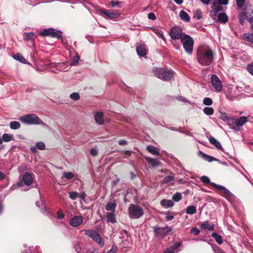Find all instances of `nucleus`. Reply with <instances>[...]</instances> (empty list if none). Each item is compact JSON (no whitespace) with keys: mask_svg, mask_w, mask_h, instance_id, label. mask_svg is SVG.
<instances>
[{"mask_svg":"<svg viewBox=\"0 0 253 253\" xmlns=\"http://www.w3.org/2000/svg\"><path fill=\"white\" fill-rule=\"evenodd\" d=\"M197 58L202 65L209 66L213 61V53L208 46L201 45L198 48Z\"/></svg>","mask_w":253,"mask_h":253,"instance_id":"f257e3e1","label":"nucleus"},{"mask_svg":"<svg viewBox=\"0 0 253 253\" xmlns=\"http://www.w3.org/2000/svg\"><path fill=\"white\" fill-rule=\"evenodd\" d=\"M19 120L29 125H41L43 126H46V124L34 114L21 116L20 117Z\"/></svg>","mask_w":253,"mask_h":253,"instance_id":"f03ea898","label":"nucleus"},{"mask_svg":"<svg viewBox=\"0 0 253 253\" xmlns=\"http://www.w3.org/2000/svg\"><path fill=\"white\" fill-rule=\"evenodd\" d=\"M155 74L157 78L165 81H169L173 77V72L167 68H159L156 70Z\"/></svg>","mask_w":253,"mask_h":253,"instance_id":"7ed1b4c3","label":"nucleus"},{"mask_svg":"<svg viewBox=\"0 0 253 253\" xmlns=\"http://www.w3.org/2000/svg\"><path fill=\"white\" fill-rule=\"evenodd\" d=\"M181 41L183 44V46L185 51L188 54H192L194 45L193 39L189 36L185 34H183L181 39Z\"/></svg>","mask_w":253,"mask_h":253,"instance_id":"20e7f679","label":"nucleus"},{"mask_svg":"<svg viewBox=\"0 0 253 253\" xmlns=\"http://www.w3.org/2000/svg\"><path fill=\"white\" fill-rule=\"evenodd\" d=\"M128 211L131 218H138L143 214V210L139 206L134 204L130 205Z\"/></svg>","mask_w":253,"mask_h":253,"instance_id":"39448f33","label":"nucleus"},{"mask_svg":"<svg viewBox=\"0 0 253 253\" xmlns=\"http://www.w3.org/2000/svg\"><path fill=\"white\" fill-rule=\"evenodd\" d=\"M62 33V32L59 30H56L53 28H49L43 30V31L40 33V35L42 37L48 36L53 38L61 39Z\"/></svg>","mask_w":253,"mask_h":253,"instance_id":"423d86ee","label":"nucleus"},{"mask_svg":"<svg viewBox=\"0 0 253 253\" xmlns=\"http://www.w3.org/2000/svg\"><path fill=\"white\" fill-rule=\"evenodd\" d=\"M98 12L101 15L111 19L117 18L120 16L119 12L116 10H107L101 8L98 10Z\"/></svg>","mask_w":253,"mask_h":253,"instance_id":"0eeeda50","label":"nucleus"},{"mask_svg":"<svg viewBox=\"0 0 253 253\" xmlns=\"http://www.w3.org/2000/svg\"><path fill=\"white\" fill-rule=\"evenodd\" d=\"M33 182V174L28 172H26L23 175L22 179L20 181L17 182V185L18 186L20 187L23 184L29 186L31 185Z\"/></svg>","mask_w":253,"mask_h":253,"instance_id":"6e6552de","label":"nucleus"},{"mask_svg":"<svg viewBox=\"0 0 253 253\" xmlns=\"http://www.w3.org/2000/svg\"><path fill=\"white\" fill-rule=\"evenodd\" d=\"M154 232L156 236L162 237H165L169 232L171 231V228L168 226H166L164 227H160L158 226L154 227Z\"/></svg>","mask_w":253,"mask_h":253,"instance_id":"1a4fd4ad","label":"nucleus"},{"mask_svg":"<svg viewBox=\"0 0 253 253\" xmlns=\"http://www.w3.org/2000/svg\"><path fill=\"white\" fill-rule=\"evenodd\" d=\"M183 34L182 29L178 26L172 27L169 32V35L172 40L181 39Z\"/></svg>","mask_w":253,"mask_h":253,"instance_id":"9d476101","label":"nucleus"},{"mask_svg":"<svg viewBox=\"0 0 253 253\" xmlns=\"http://www.w3.org/2000/svg\"><path fill=\"white\" fill-rule=\"evenodd\" d=\"M211 83L214 88L217 91H220L222 88L221 82L217 76L212 75L211 78Z\"/></svg>","mask_w":253,"mask_h":253,"instance_id":"9b49d317","label":"nucleus"},{"mask_svg":"<svg viewBox=\"0 0 253 253\" xmlns=\"http://www.w3.org/2000/svg\"><path fill=\"white\" fill-rule=\"evenodd\" d=\"M211 186L214 187V188L219 191H221V195L222 196H224L225 197H230L232 195V193L230 192V191L226 189L223 186L217 185L214 183H211Z\"/></svg>","mask_w":253,"mask_h":253,"instance_id":"f8f14e48","label":"nucleus"},{"mask_svg":"<svg viewBox=\"0 0 253 253\" xmlns=\"http://www.w3.org/2000/svg\"><path fill=\"white\" fill-rule=\"evenodd\" d=\"M231 120L233 122L232 127L234 129H236L237 126H243L247 122V118L244 116L241 117L240 118L236 119L234 122H233V119H232Z\"/></svg>","mask_w":253,"mask_h":253,"instance_id":"ddd939ff","label":"nucleus"},{"mask_svg":"<svg viewBox=\"0 0 253 253\" xmlns=\"http://www.w3.org/2000/svg\"><path fill=\"white\" fill-rule=\"evenodd\" d=\"M83 222V219L82 216L77 215L74 216L70 220V224L74 227L80 225Z\"/></svg>","mask_w":253,"mask_h":253,"instance_id":"4468645a","label":"nucleus"},{"mask_svg":"<svg viewBox=\"0 0 253 253\" xmlns=\"http://www.w3.org/2000/svg\"><path fill=\"white\" fill-rule=\"evenodd\" d=\"M104 218H106L107 222L114 224L117 222L115 212H107L104 215V217L102 218V219H104Z\"/></svg>","mask_w":253,"mask_h":253,"instance_id":"2eb2a0df","label":"nucleus"},{"mask_svg":"<svg viewBox=\"0 0 253 253\" xmlns=\"http://www.w3.org/2000/svg\"><path fill=\"white\" fill-rule=\"evenodd\" d=\"M137 53L140 56H145L147 54V50L146 45L144 44H139L136 46Z\"/></svg>","mask_w":253,"mask_h":253,"instance_id":"dca6fc26","label":"nucleus"},{"mask_svg":"<svg viewBox=\"0 0 253 253\" xmlns=\"http://www.w3.org/2000/svg\"><path fill=\"white\" fill-rule=\"evenodd\" d=\"M201 228L202 230L212 231L214 230V225L213 223H211L210 221H206L201 224Z\"/></svg>","mask_w":253,"mask_h":253,"instance_id":"f3484780","label":"nucleus"},{"mask_svg":"<svg viewBox=\"0 0 253 253\" xmlns=\"http://www.w3.org/2000/svg\"><path fill=\"white\" fill-rule=\"evenodd\" d=\"M199 153L201 154V156L203 158V159H204L205 160H206L209 162H211L212 161H216V162H219V163H221V161L220 160H219L218 159H217L213 157L209 156V155L203 153L202 151H200Z\"/></svg>","mask_w":253,"mask_h":253,"instance_id":"a211bd4d","label":"nucleus"},{"mask_svg":"<svg viewBox=\"0 0 253 253\" xmlns=\"http://www.w3.org/2000/svg\"><path fill=\"white\" fill-rule=\"evenodd\" d=\"M145 159L149 165H152L154 167H157L161 164V163L157 160L148 157H145Z\"/></svg>","mask_w":253,"mask_h":253,"instance_id":"6ab92c4d","label":"nucleus"},{"mask_svg":"<svg viewBox=\"0 0 253 253\" xmlns=\"http://www.w3.org/2000/svg\"><path fill=\"white\" fill-rule=\"evenodd\" d=\"M103 114L101 112H97L94 115V119L96 122L99 124L102 125L104 123V119L103 118Z\"/></svg>","mask_w":253,"mask_h":253,"instance_id":"aec40b11","label":"nucleus"},{"mask_svg":"<svg viewBox=\"0 0 253 253\" xmlns=\"http://www.w3.org/2000/svg\"><path fill=\"white\" fill-rule=\"evenodd\" d=\"M252 15H253V11L247 13L245 12H241L239 14V19H242L245 20L246 19L248 21V17L250 16L252 17Z\"/></svg>","mask_w":253,"mask_h":253,"instance_id":"412c9836","label":"nucleus"},{"mask_svg":"<svg viewBox=\"0 0 253 253\" xmlns=\"http://www.w3.org/2000/svg\"><path fill=\"white\" fill-rule=\"evenodd\" d=\"M209 141L210 142L215 146V147L217 148L219 150H222V147L220 143L219 142H218L215 138H214L213 137L211 136L209 138Z\"/></svg>","mask_w":253,"mask_h":253,"instance_id":"4be33fe9","label":"nucleus"},{"mask_svg":"<svg viewBox=\"0 0 253 253\" xmlns=\"http://www.w3.org/2000/svg\"><path fill=\"white\" fill-rule=\"evenodd\" d=\"M218 20L220 23H226L228 20V16L225 13H220L218 16Z\"/></svg>","mask_w":253,"mask_h":253,"instance_id":"5701e85b","label":"nucleus"},{"mask_svg":"<svg viewBox=\"0 0 253 253\" xmlns=\"http://www.w3.org/2000/svg\"><path fill=\"white\" fill-rule=\"evenodd\" d=\"M146 150L149 152L151 153L154 155H156L158 156H161L160 152L157 150V149L156 147L152 146L149 145L146 148Z\"/></svg>","mask_w":253,"mask_h":253,"instance_id":"b1692460","label":"nucleus"},{"mask_svg":"<svg viewBox=\"0 0 253 253\" xmlns=\"http://www.w3.org/2000/svg\"><path fill=\"white\" fill-rule=\"evenodd\" d=\"M179 16L181 20L186 22H190V17L187 12L183 10H181L179 13Z\"/></svg>","mask_w":253,"mask_h":253,"instance_id":"393cba45","label":"nucleus"},{"mask_svg":"<svg viewBox=\"0 0 253 253\" xmlns=\"http://www.w3.org/2000/svg\"><path fill=\"white\" fill-rule=\"evenodd\" d=\"M37 36L33 32H29L25 33L24 36V40L26 41H33L35 39L37 38Z\"/></svg>","mask_w":253,"mask_h":253,"instance_id":"a878e982","label":"nucleus"},{"mask_svg":"<svg viewBox=\"0 0 253 253\" xmlns=\"http://www.w3.org/2000/svg\"><path fill=\"white\" fill-rule=\"evenodd\" d=\"M85 235L90 237L94 240L99 234L94 230H88L85 231Z\"/></svg>","mask_w":253,"mask_h":253,"instance_id":"bb28decb","label":"nucleus"},{"mask_svg":"<svg viewBox=\"0 0 253 253\" xmlns=\"http://www.w3.org/2000/svg\"><path fill=\"white\" fill-rule=\"evenodd\" d=\"M243 39L253 44V34H250L248 33H244L243 35Z\"/></svg>","mask_w":253,"mask_h":253,"instance_id":"cd10ccee","label":"nucleus"},{"mask_svg":"<svg viewBox=\"0 0 253 253\" xmlns=\"http://www.w3.org/2000/svg\"><path fill=\"white\" fill-rule=\"evenodd\" d=\"M161 205L163 207H172L174 204L170 200L163 199L161 201Z\"/></svg>","mask_w":253,"mask_h":253,"instance_id":"c85d7f7f","label":"nucleus"},{"mask_svg":"<svg viewBox=\"0 0 253 253\" xmlns=\"http://www.w3.org/2000/svg\"><path fill=\"white\" fill-rule=\"evenodd\" d=\"M117 204L115 203H108L106 206V210L107 211H110V212H115Z\"/></svg>","mask_w":253,"mask_h":253,"instance_id":"c756f323","label":"nucleus"},{"mask_svg":"<svg viewBox=\"0 0 253 253\" xmlns=\"http://www.w3.org/2000/svg\"><path fill=\"white\" fill-rule=\"evenodd\" d=\"M211 237L215 240L216 243L218 244L221 245L223 241L221 236L219 235L217 233H212L211 234Z\"/></svg>","mask_w":253,"mask_h":253,"instance_id":"7c9ffc66","label":"nucleus"},{"mask_svg":"<svg viewBox=\"0 0 253 253\" xmlns=\"http://www.w3.org/2000/svg\"><path fill=\"white\" fill-rule=\"evenodd\" d=\"M196 212V208L194 206H189L186 209V212L189 214H193Z\"/></svg>","mask_w":253,"mask_h":253,"instance_id":"2f4dec72","label":"nucleus"},{"mask_svg":"<svg viewBox=\"0 0 253 253\" xmlns=\"http://www.w3.org/2000/svg\"><path fill=\"white\" fill-rule=\"evenodd\" d=\"M10 127L12 129H17L20 127L21 125L17 121H12L10 123Z\"/></svg>","mask_w":253,"mask_h":253,"instance_id":"473e14b6","label":"nucleus"},{"mask_svg":"<svg viewBox=\"0 0 253 253\" xmlns=\"http://www.w3.org/2000/svg\"><path fill=\"white\" fill-rule=\"evenodd\" d=\"M2 139L3 141L8 142L13 139V136L7 133H4L2 136Z\"/></svg>","mask_w":253,"mask_h":253,"instance_id":"72a5a7b5","label":"nucleus"},{"mask_svg":"<svg viewBox=\"0 0 253 253\" xmlns=\"http://www.w3.org/2000/svg\"><path fill=\"white\" fill-rule=\"evenodd\" d=\"M174 180V176L172 175H168L165 177L162 180V184H166Z\"/></svg>","mask_w":253,"mask_h":253,"instance_id":"f704fd0d","label":"nucleus"},{"mask_svg":"<svg viewBox=\"0 0 253 253\" xmlns=\"http://www.w3.org/2000/svg\"><path fill=\"white\" fill-rule=\"evenodd\" d=\"M202 17V12L200 9H197L194 12L193 18H196L198 20H200Z\"/></svg>","mask_w":253,"mask_h":253,"instance_id":"c9c22d12","label":"nucleus"},{"mask_svg":"<svg viewBox=\"0 0 253 253\" xmlns=\"http://www.w3.org/2000/svg\"><path fill=\"white\" fill-rule=\"evenodd\" d=\"M14 58L20 61L21 63H25L26 62V60L24 57L20 53H17L14 56Z\"/></svg>","mask_w":253,"mask_h":253,"instance_id":"e433bc0d","label":"nucleus"},{"mask_svg":"<svg viewBox=\"0 0 253 253\" xmlns=\"http://www.w3.org/2000/svg\"><path fill=\"white\" fill-rule=\"evenodd\" d=\"M182 199V196L181 193L179 192H176L175 194L172 195V199L173 201L175 202H179Z\"/></svg>","mask_w":253,"mask_h":253,"instance_id":"4c0bfd02","label":"nucleus"},{"mask_svg":"<svg viewBox=\"0 0 253 253\" xmlns=\"http://www.w3.org/2000/svg\"><path fill=\"white\" fill-rule=\"evenodd\" d=\"M203 111L207 115H211L214 112V109L211 107H205Z\"/></svg>","mask_w":253,"mask_h":253,"instance_id":"58836bf2","label":"nucleus"},{"mask_svg":"<svg viewBox=\"0 0 253 253\" xmlns=\"http://www.w3.org/2000/svg\"><path fill=\"white\" fill-rule=\"evenodd\" d=\"M94 241L98 243L101 247H103L104 245V242L103 241L100 235H98V236H97V237L94 239Z\"/></svg>","mask_w":253,"mask_h":253,"instance_id":"ea45409f","label":"nucleus"},{"mask_svg":"<svg viewBox=\"0 0 253 253\" xmlns=\"http://www.w3.org/2000/svg\"><path fill=\"white\" fill-rule=\"evenodd\" d=\"M154 32L160 38L162 39L163 40L165 39V37L163 35V33L162 31L157 29H153Z\"/></svg>","mask_w":253,"mask_h":253,"instance_id":"a19ab883","label":"nucleus"},{"mask_svg":"<svg viewBox=\"0 0 253 253\" xmlns=\"http://www.w3.org/2000/svg\"><path fill=\"white\" fill-rule=\"evenodd\" d=\"M213 103V101L212 99L211 98L209 97H206L203 100V103L205 105L207 106H210L212 105Z\"/></svg>","mask_w":253,"mask_h":253,"instance_id":"79ce46f5","label":"nucleus"},{"mask_svg":"<svg viewBox=\"0 0 253 253\" xmlns=\"http://www.w3.org/2000/svg\"><path fill=\"white\" fill-rule=\"evenodd\" d=\"M201 180L202 182H203L204 183L206 184H210L211 185V183L212 182H211L210 181V179L209 178L206 176H203L201 178Z\"/></svg>","mask_w":253,"mask_h":253,"instance_id":"37998d69","label":"nucleus"},{"mask_svg":"<svg viewBox=\"0 0 253 253\" xmlns=\"http://www.w3.org/2000/svg\"><path fill=\"white\" fill-rule=\"evenodd\" d=\"M79 59H80V56L79 55H76L73 58V59L71 63V65H73V66L77 65L78 63Z\"/></svg>","mask_w":253,"mask_h":253,"instance_id":"c03bdc74","label":"nucleus"},{"mask_svg":"<svg viewBox=\"0 0 253 253\" xmlns=\"http://www.w3.org/2000/svg\"><path fill=\"white\" fill-rule=\"evenodd\" d=\"M70 97L73 100L77 101L80 99V95L78 93L74 92L70 94Z\"/></svg>","mask_w":253,"mask_h":253,"instance_id":"a18cd8bd","label":"nucleus"},{"mask_svg":"<svg viewBox=\"0 0 253 253\" xmlns=\"http://www.w3.org/2000/svg\"><path fill=\"white\" fill-rule=\"evenodd\" d=\"M37 148L41 150H43L45 149V146L43 142H39L36 143Z\"/></svg>","mask_w":253,"mask_h":253,"instance_id":"49530a36","label":"nucleus"},{"mask_svg":"<svg viewBox=\"0 0 253 253\" xmlns=\"http://www.w3.org/2000/svg\"><path fill=\"white\" fill-rule=\"evenodd\" d=\"M64 176L66 179L70 180L74 177V174L71 172H65L64 173Z\"/></svg>","mask_w":253,"mask_h":253,"instance_id":"de8ad7c7","label":"nucleus"},{"mask_svg":"<svg viewBox=\"0 0 253 253\" xmlns=\"http://www.w3.org/2000/svg\"><path fill=\"white\" fill-rule=\"evenodd\" d=\"M247 70L248 72L251 74L252 76H253V64H249L246 67Z\"/></svg>","mask_w":253,"mask_h":253,"instance_id":"09e8293b","label":"nucleus"},{"mask_svg":"<svg viewBox=\"0 0 253 253\" xmlns=\"http://www.w3.org/2000/svg\"><path fill=\"white\" fill-rule=\"evenodd\" d=\"M78 194L76 192H71L69 193V197L72 200H75L78 197Z\"/></svg>","mask_w":253,"mask_h":253,"instance_id":"8fccbe9b","label":"nucleus"},{"mask_svg":"<svg viewBox=\"0 0 253 253\" xmlns=\"http://www.w3.org/2000/svg\"><path fill=\"white\" fill-rule=\"evenodd\" d=\"M213 11L215 12V14L217 13L218 12L223 10V7L222 6L217 5L215 6L214 8H212Z\"/></svg>","mask_w":253,"mask_h":253,"instance_id":"3c124183","label":"nucleus"},{"mask_svg":"<svg viewBox=\"0 0 253 253\" xmlns=\"http://www.w3.org/2000/svg\"><path fill=\"white\" fill-rule=\"evenodd\" d=\"M191 233H193L196 236L199 234L200 230L197 227H193L190 231Z\"/></svg>","mask_w":253,"mask_h":253,"instance_id":"603ef678","label":"nucleus"},{"mask_svg":"<svg viewBox=\"0 0 253 253\" xmlns=\"http://www.w3.org/2000/svg\"><path fill=\"white\" fill-rule=\"evenodd\" d=\"M90 154L93 157H95L98 154V151L95 148H91L90 150Z\"/></svg>","mask_w":253,"mask_h":253,"instance_id":"864d4df0","label":"nucleus"},{"mask_svg":"<svg viewBox=\"0 0 253 253\" xmlns=\"http://www.w3.org/2000/svg\"><path fill=\"white\" fill-rule=\"evenodd\" d=\"M118 248L116 246H112V248L106 253H116L117 252Z\"/></svg>","mask_w":253,"mask_h":253,"instance_id":"5fc2aeb1","label":"nucleus"},{"mask_svg":"<svg viewBox=\"0 0 253 253\" xmlns=\"http://www.w3.org/2000/svg\"><path fill=\"white\" fill-rule=\"evenodd\" d=\"M181 245V243L180 242H176L172 246L171 249L173 250H176Z\"/></svg>","mask_w":253,"mask_h":253,"instance_id":"6e6d98bb","label":"nucleus"},{"mask_svg":"<svg viewBox=\"0 0 253 253\" xmlns=\"http://www.w3.org/2000/svg\"><path fill=\"white\" fill-rule=\"evenodd\" d=\"M229 0H217V3L220 5H227L228 3Z\"/></svg>","mask_w":253,"mask_h":253,"instance_id":"4d7b16f0","label":"nucleus"},{"mask_svg":"<svg viewBox=\"0 0 253 253\" xmlns=\"http://www.w3.org/2000/svg\"><path fill=\"white\" fill-rule=\"evenodd\" d=\"M245 0H236V5L238 7H241L244 3Z\"/></svg>","mask_w":253,"mask_h":253,"instance_id":"13d9d810","label":"nucleus"},{"mask_svg":"<svg viewBox=\"0 0 253 253\" xmlns=\"http://www.w3.org/2000/svg\"><path fill=\"white\" fill-rule=\"evenodd\" d=\"M148 17L149 19L153 20H155L156 19L155 14L153 12L149 13L148 15Z\"/></svg>","mask_w":253,"mask_h":253,"instance_id":"bf43d9fd","label":"nucleus"},{"mask_svg":"<svg viewBox=\"0 0 253 253\" xmlns=\"http://www.w3.org/2000/svg\"><path fill=\"white\" fill-rule=\"evenodd\" d=\"M166 218L167 220H170L174 218V216L172 215L169 212H168L166 214Z\"/></svg>","mask_w":253,"mask_h":253,"instance_id":"052dcab7","label":"nucleus"},{"mask_svg":"<svg viewBox=\"0 0 253 253\" xmlns=\"http://www.w3.org/2000/svg\"><path fill=\"white\" fill-rule=\"evenodd\" d=\"M110 3H111V5L112 7H115L116 6H118L120 2L119 1L111 0L110 1Z\"/></svg>","mask_w":253,"mask_h":253,"instance_id":"680f3d73","label":"nucleus"},{"mask_svg":"<svg viewBox=\"0 0 253 253\" xmlns=\"http://www.w3.org/2000/svg\"><path fill=\"white\" fill-rule=\"evenodd\" d=\"M221 119L223 121L228 120V117L226 113L221 114Z\"/></svg>","mask_w":253,"mask_h":253,"instance_id":"e2e57ef3","label":"nucleus"},{"mask_svg":"<svg viewBox=\"0 0 253 253\" xmlns=\"http://www.w3.org/2000/svg\"><path fill=\"white\" fill-rule=\"evenodd\" d=\"M119 145H126L127 144V141H126V140L125 139H121L119 141Z\"/></svg>","mask_w":253,"mask_h":253,"instance_id":"0e129e2a","label":"nucleus"},{"mask_svg":"<svg viewBox=\"0 0 253 253\" xmlns=\"http://www.w3.org/2000/svg\"><path fill=\"white\" fill-rule=\"evenodd\" d=\"M6 177V175L3 172L0 171V180H4Z\"/></svg>","mask_w":253,"mask_h":253,"instance_id":"69168bd1","label":"nucleus"},{"mask_svg":"<svg viewBox=\"0 0 253 253\" xmlns=\"http://www.w3.org/2000/svg\"><path fill=\"white\" fill-rule=\"evenodd\" d=\"M200 1L204 4L209 5L211 0H200Z\"/></svg>","mask_w":253,"mask_h":253,"instance_id":"338daca9","label":"nucleus"},{"mask_svg":"<svg viewBox=\"0 0 253 253\" xmlns=\"http://www.w3.org/2000/svg\"><path fill=\"white\" fill-rule=\"evenodd\" d=\"M58 216L60 218H62L64 217L65 215L63 213H61L60 212L58 211L57 213Z\"/></svg>","mask_w":253,"mask_h":253,"instance_id":"774afa93","label":"nucleus"}]
</instances>
